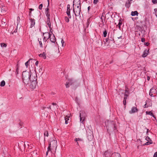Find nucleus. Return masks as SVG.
Returning a JSON list of instances; mask_svg holds the SVG:
<instances>
[{
  "label": "nucleus",
  "mask_w": 157,
  "mask_h": 157,
  "mask_svg": "<svg viewBox=\"0 0 157 157\" xmlns=\"http://www.w3.org/2000/svg\"><path fill=\"white\" fill-rule=\"evenodd\" d=\"M105 124L107 132L109 136L113 132H115L117 131L115 121L107 120L105 121Z\"/></svg>",
  "instance_id": "1"
},
{
  "label": "nucleus",
  "mask_w": 157,
  "mask_h": 157,
  "mask_svg": "<svg viewBox=\"0 0 157 157\" xmlns=\"http://www.w3.org/2000/svg\"><path fill=\"white\" fill-rule=\"evenodd\" d=\"M23 81L25 84L27 85L28 84L29 81L32 77H33V75H31L30 72L23 71L22 73Z\"/></svg>",
  "instance_id": "2"
},
{
  "label": "nucleus",
  "mask_w": 157,
  "mask_h": 157,
  "mask_svg": "<svg viewBox=\"0 0 157 157\" xmlns=\"http://www.w3.org/2000/svg\"><path fill=\"white\" fill-rule=\"evenodd\" d=\"M37 76L36 75H34L33 77H32L30 79V81L31 82L30 85V87L32 90H34L35 89L37 86Z\"/></svg>",
  "instance_id": "3"
},
{
  "label": "nucleus",
  "mask_w": 157,
  "mask_h": 157,
  "mask_svg": "<svg viewBox=\"0 0 157 157\" xmlns=\"http://www.w3.org/2000/svg\"><path fill=\"white\" fill-rule=\"evenodd\" d=\"M136 34L138 35L139 36H144L145 30L143 28V26L142 27H140L138 29L137 31L136 32Z\"/></svg>",
  "instance_id": "4"
},
{
  "label": "nucleus",
  "mask_w": 157,
  "mask_h": 157,
  "mask_svg": "<svg viewBox=\"0 0 157 157\" xmlns=\"http://www.w3.org/2000/svg\"><path fill=\"white\" fill-rule=\"evenodd\" d=\"M79 117L80 121L83 123L85 120L86 117V114L83 111H80L79 113Z\"/></svg>",
  "instance_id": "5"
},
{
  "label": "nucleus",
  "mask_w": 157,
  "mask_h": 157,
  "mask_svg": "<svg viewBox=\"0 0 157 157\" xmlns=\"http://www.w3.org/2000/svg\"><path fill=\"white\" fill-rule=\"evenodd\" d=\"M45 34L46 35V36H44V37L43 40L44 41H46L49 38L50 41L52 43H54V39L53 38V40H52V38H51V34L50 33L47 32L45 33Z\"/></svg>",
  "instance_id": "6"
},
{
  "label": "nucleus",
  "mask_w": 157,
  "mask_h": 157,
  "mask_svg": "<svg viewBox=\"0 0 157 157\" xmlns=\"http://www.w3.org/2000/svg\"><path fill=\"white\" fill-rule=\"evenodd\" d=\"M73 12L75 13V16H78L80 15V12L81 11V10H80L79 9H76L75 8H74V6L75 4H74V1H73Z\"/></svg>",
  "instance_id": "7"
},
{
  "label": "nucleus",
  "mask_w": 157,
  "mask_h": 157,
  "mask_svg": "<svg viewBox=\"0 0 157 157\" xmlns=\"http://www.w3.org/2000/svg\"><path fill=\"white\" fill-rule=\"evenodd\" d=\"M156 92L157 91L156 89L153 87L150 90L149 94V95L151 97H154L155 96L154 94H155Z\"/></svg>",
  "instance_id": "8"
},
{
  "label": "nucleus",
  "mask_w": 157,
  "mask_h": 157,
  "mask_svg": "<svg viewBox=\"0 0 157 157\" xmlns=\"http://www.w3.org/2000/svg\"><path fill=\"white\" fill-rule=\"evenodd\" d=\"M75 81L73 79H71L69 80V82H67L66 84V88L69 87L70 85H72L75 82Z\"/></svg>",
  "instance_id": "9"
},
{
  "label": "nucleus",
  "mask_w": 157,
  "mask_h": 157,
  "mask_svg": "<svg viewBox=\"0 0 157 157\" xmlns=\"http://www.w3.org/2000/svg\"><path fill=\"white\" fill-rule=\"evenodd\" d=\"M70 6L69 4H68L67 6V14L68 16V17L69 18H71V15L70 14V11L71 10V9L70 8Z\"/></svg>",
  "instance_id": "10"
},
{
  "label": "nucleus",
  "mask_w": 157,
  "mask_h": 157,
  "mask_svg": "<svg viewBox=\"0 0 157 157\" xmlns=\"http://www.w3.org/2000/svg\"><path fill=\"white\" fill-rule=\"evenodd\" d=\"M52 143L54 144V145L52 146L53 147H55L56 146V142L55 140H53L51 142L49 143V146L48 148V151H51L50 147H51Z\"/></svg>",
  "instance_id": "11"
},
{
  "label": "nucleus",
  "mask_w": 157,
  "mask_h": 157,
  "mask_svg": "<svg viewBox=\"0 0 157 157\" xmlns=\"http://www.w3.org/2000/svg\"><path fill=\"white\" fill-rule=\"evenodd\" d=\"M2 13L3 15L6 14V12L7 10V7L4 6H2L0 8Z\"/></svg>",
  "instance_id": "12"
},
{
  "label": "nucleus",
  "mask_w": 157,
  "mask_h": 157,
  "mask_svg": "<svg viewBox=\"0 0 157 157\" xmlns=\"http://www.w3.org/2000/svg\"><path fill=\"white\" fill-rule=\"evenodd\" d=\"M112 34L110 35L109 34H108V37L106 39H108L109 40H110L111 43H114L115 41L113 37Z\"/></svg>",
  "instance_id": "13"
},
{
  "label": "nucleus",
  "mask_w": 157,
  "mask_h": 157,
  "mask_svg": "<svg viewBox=\"0 0 157 157\" xmlns=\"http://www.w3.org/2000/svg\"><path fill=\"white\" fill-rule=\"evenodd\" d=\"M138 111V109L136 107H133L132 108L131 110L129 111V113L130 114H132L133 113H134L136 112H137Z\"/></svg>",
  "instance_id": "14"
},
{
  "label": "nucleus",
  "mask_w": 157,
  "mask_h": 157,
  "mask_svg": "<svg viewBox=\"0 0 157 157\" xmlns=\"http://www.w3.org/2000/svg\"><path fill=\"white\" fill-rule=\"evenodd\" d=\"M29 20L30 21L31 25L30 28H32L34 26L35 24V20L32 18H30Z\"/></svg>",
  "instance_id": "15"
},
{
  "label": "nucleus",
  "mask_w": 157,
  "mask_h": 157,
  "mask_svg": "<svg viewBox=\"0 0 157 157\" xmlns=\"http://www.w3.org/2000/svg\"><path fill=\"white\" fill-rule=\"evenodd\" d=\"M110 157H121V155L118 153L115 152L112 154Z\"/></svg>",
  "instance_id": "16"
},
{
  "label": "nucleus",
  "mask_w": 157,
  "mask_h": 157,
  "mask_svg": "<svg viewBox=\"0 0 157 157\" xmlns=\"http://www.w3.org/2000/svg\"><path fill=\"white\" fill-rule=\"evenodd\" d=\"M148 50H147V49H146L144 51L142 56L143 57H145L148 55Z\"/></svg>",
  "instance_id": "17"
},
{
  "label": "nucleus",
  "mask_w": 157,
  "mask_h": 157,
  "mask_svg": "<svg viewBox=\"0 0 157 157\" xmlns=\"http://www.w3.org/2000/svg\"><path fill=\"white\" fill-rule=\"evenodd\" d=\"M49 10V9L48 8H46L45 10V13L46 15L47 18H49L50 16Z\"/></svg>",
  "instance_id": "18"
},
{
  "label": "nucleus",
  "mask_w": 157,
  "mask_h": 157,
  "mask_svg": "<svg viewBox=\"0 0 157 157\" xmlns=\"http://www.w3.org/2000/svg\"><path fill=\"white\" fill-rule=\"evenodd\" d=\"M104 42L106 46L109 45L110 44H112L111 43V42L110 40H109L106 39H105V41H104Z\"/></svg>",
  "instance_id": "19"
},
{
  "label": "nucleus",
  "mask_w": 157,
  "mask_h": 157,
  "mask_svg": "<svg viewBox=\"0 0 157 157\" xmlns=\"http://www.w3.org/2000/svg\"><path fill=\"white\" fill-rule=\"evenodd\" d=\"M47 23L49 28H51V25L50 17L47 18Z\"/></svg>",
  "instance_id": "20"
},
{
  "label": "nucleus",
  "mask_w": 157,
  "mask_h": 157,
  "mask_svg": "<svg viewBox=\"0 0 157 157\" xmlns=\"http://www.w3.org/2000/svg\"><path fill=\"white\" fill-rule=\"evenodd\" d=\"M146 114L147 115H149L153 117L155 119H156V117L155 116L154 114L150 111H146Z\"/></svg>",
  "instance_id": "21"
},
{
  "label": "nucleus",
  "mask_w": 157,
  "mask_h": 157,
  "mask_svg": "<svg viewBox=\"0 0 157 157\" xmlns=\"http://www.w3.org/2000/svg\"><path fill=\"white\" fill-rule=\"evenodd\" d=\"M131 3L128 1L126 2L125 4V6L127 8H128L130 6Z\"/></svg>",
  "instance_id": "22"
},
{
  "label": "nucleus",
  "mask_w": 157,
  "mask_h": 157,
  "mask_svg": "<svg viewBox=\"0 0 157 157\" xmlns=\"http://www.w3.org/2000/svg\"><path fill=\"white\" fill-rule=\"evenodd\" d=\"M138 12L137 11H132L131 15L132 16H135V15L138 16Z\"/></svg>",
  "instance_id": "23"
},
{
  "label": "nucleus",
  "mask_w": 157,
  "mask_h": 157,
  "mask_svg": "<svg viewBox=\"0 0 157 157\" xmlns=\"http://www.w3.org/2000/svg\"><path fill=\"white\" fill-rule=\"evenodd\" d=\"M104 154L105 156V157H110V154L109 153L108 151H105V152Z\"/></svg>",
  "instance_id": "24"
},
{
  "label": "nucleus",
  "mask_w": 157,
  "mask_h": 157,
  "mask_svg": "<svg viewBox=\"0 0 157 157\" xmlns=\"http://www.w3.org/2000/svg\"><path fill=\"white\" fill-rule=\"evenodd\" d=\"M129 92L128 91V90H127V89H126L125 90V93L124 94V97H126V98H127V97H128L129 94Z\"/></svg>",
  "instance_id": "25"
},
{
  "label": "nucleus",
  "mask_w": 157,
  "mask_h": 157,
  "mask_svg": "<svg viewBox=\"0 0 157 157\" xmlns=\"http://www.w3.org/2000/svg\"><path fill=\"white\" fill-rule=\"evenodd\" d=\"M39 56L41 57H43L44 59H46V56L45 53L44 52L43 53L40 54L39 55Z\"/></svg>",
  "instance_id": "26"
},
{
  "label": "nucleus",
  "mask_w": 157,
  "mask_h": 157,
  "mask_svg": "<svg viewBox=\"0 0 157 157\" xmlns=\"http://www.w3.org/2000/svg\"><path fill=\"white\" fill-rule=\"evenodd\" d=\"M31 154V157H33L35 155H36L37 154L36 151H34L30 153Z\"/></svg>",
  "instance_id": "27"
},
{
  "label": "nucleus",
  "mask_w": 157,
  "mask_h": 157,
  "mask_svg": "<svg viewBox=\"0 0 157 157\" xmlns=\"http://www.w3.org/2000/svg\"><path fill=\"white\" fill-rule=\"evenodd\" d=\"M152 143V140H150V141H148L145 143L143 145H147L150 144H151Z\"/></svg>",
  "instance_id": "28"
},
{
  "label": "nucleus",
  "mask_w": 157,
  "mask_h": 157,
  "mask_svg": "<svg viewBox=\"0 0 157 157\" xmlns=\"http://www.w3.org/2000/svg\"><path fill=\"white\" fill-rule=\"evenodd\" d=\"M127 98H126V97L124 98V100H123V104L125 108L126 107V99Z\"/></svg>",
  "instance_id": "29"
},
{
  "label": "nucleus",
  "mask_w": 157,
  "mask_h": 157,
  "mask_svg": "<svg viewBox=\"0 0 157 157\" xmlns=\"http://www.w3.org/2000/svg\"><path fill=\"white\" fill-rule=\"evenodd\" d=\"M6 83L4 80H2L1 82L0 86L1 87H3L5 85Z\"/></svg>",
  "instance_id": "30"
},
{
  "label": "nucleus",
  "mask_w": 157,
  "mask_h": 157,
  "mask_svg": "<svg viewBox=\"0 0 157 157\" xmlns=\"http://www.w3.org/2000/svg\"><path fill=\"white\" fill-rule=\"evenodd\" d=\"M74 141L76 142H78L79 141H82V139L80 138H76L75 140Z\"/></svg>",
  "instance_id": "31"
},
{
  "label": "nucleus",
  "mask_w": 157,
  "mask_h": 157,
  "mask_svg": "<svg viewBox=\"0 0 157 157\" xmlns=\"http://www.w3.org/2000/svg\"><path fill=\"white\" fill-rule=\"evenodd\" d=\"M104 25V22L103 21H101V23H99V26L100 27H102Z\"/></svg>",
  "instance_id": "32"
},
{
  "label": "nucleus",
  "mask_w": 157,
  "mask_h": 157,
  "mask_svg": "<svg viewBox=\"0 0 157 157\" xmlns=\"http://www.w3.org/2000/svg\"><path fill=\"white\" fill-rule=\"evenodd\" d=\"M33 59H30L27 61L25 63V65L27 67H28V65H29V62L30 61V60H32Z\"/></svg>",
  "instance_id": "33"
},
{
  "label": "nucleus",
  "mask_w": 157,
  "mask_h": 157,
  "mask_svg": "<svg viewBox=\"0 0 157 157\" xmlns=\"http://www.w3.org/2000/svg\"><path fill=\"white\" fill-rule=\"evenodd\" d=\"M107 32L106 29L103 32V35L104 37H106L107 36Z\"/></svg>",
  "instance_id": "34"
},
{
  "label": "nucleus",
  "mask_w": 157,
  "mask_h": 157,
  "mask_svg": "<svg viewBox=\"0 0 157 157\" xmlns=\"http://www.w3.org/2000/svg\"><path fill=\"white\" fill-rule=\"evenodd\" d=\"M28 143V142H27L26 144L24 143V147L25 148H29V145Z\"/></svg>",
  "instance_id": "35"
},
{
  "label": "nucleus",
  "mask_w": 157,
  "mask_h": 157,
  "mask_svg": "<svg viewBox=\"0 0 157 157\" xmlns=\"http://www.w3.org/2000/svg\"><path fill=\"white\" fill-rule=\"evenodd\" d=\"M48 131H45L44 133V137L47 136L48 137Z\"/></svg>",
  "instance_id": "36"
},
{
  "label": "nucleus",
  "mask_w": 157,
  "mask_h": 157,
  "mask_svg": "<svg viewBox=\"0 0 157 157\" xmlns=\"http://www.w3.org/2000/svg\"><path fill=\"white\" fill-rule=\"evenodd\" d=\"M98 44H99V46H101L102 45V41L101 40H98Z\"/></svg>",
  "instance_id": "37"
},
{
  "label": "nucleus",
  "mask_w": 157,
  "mask_h": 157,
  "mask_svg": "<svg viewBox=\"0 0 157 157\" xmlns=\"http://www.w3.org/2000/svg\"><path fill=\"white\" fill-rule=\"evenodd\" d=\"M38 41H39V44H40V47L41 48H43V46L42 44L41 41V39H40V40H39V38H38Z\"/></svg>",
  "instance_id": "38"
},
{
  "label": "nucleus",
  "mask_w": 157,
  "mask_h": 157,
  "mask_svg": "<svg viewBox=\"0 0 157 157\" xmlns=\"http://www.w3.org/2000/svg\"><path fill=\"white\" fill-rule=\"evenodd\" d=\"M0 45L1 47H6L7 46L6 44L4 43H1Z\"/></svg>",
  "instance_id": "39"
},
{
  "label": "nucleus",
  "mask_w": 157,
  "mask_h": 157,
  "mask_svg": "<svg viewBox=\"0 0 157 157\" xmlns=\"http://www.w3.org/2000/svg\"><path fill=\"white\" fill-rule=\"evenodd\" d=\"M69 17H64V19L65 21L67 22H68L69 21Z\"/></svg>",
  "instance_id": "40"
},
{
  "label": "nucleus",
  "mask_w": 157,
  "mask_h": 157,
  "mask_svg": "<svg viewBox=\"0 0 157 157\" xmlns=\"http://www.w3.org/2000/svg\"><path fill=\"white\" fill-rule=\"evenodd\" d=\"M99 0H94L93 3L94 5H96L99 2Z\"/></svg>",
  "instance_id": "41"
},
{
  "label": "nucleus",
  "mask_w": 157,
  "mask_h": 157,
  "mask_svg": "<svg viewBox=\"0 0 157 157\" xmlns=\"http://www.w3.org/2000/svg\"><path fill=\"white\" fill-rule=\"evenodd\" d=\"M146 140L147 141H150V140H151L149 136H147L146 137Z\"/></svg>",
  "instance_id": "42"
},
{
  "label": "nucleus",
  "mask_w": 157,
  "mask_h": 157,
  "mask_svg": "<svg viewBox=\"0 0 157 157\" xmlns=\"http://www.w3.org/2000/svg\"><path fill=\"white\" fill-rule=\"evenodd\" d=\"M2 24L3 26H5L6 25V22H4V21H2Z\"/></svg>",
  "instance_id": "43"
},
{
  "label": "nucleus",
  "mask_w": 157,
  "mask_h": 157,
  "mask_svg": "<svg viewBox=\"0 0 157 157\" xmlns=\"http://www.w3.org/2000/svg\"><path fill=\"white\" fill-rule=\"evenodd\" d=\"M76 9H79L80 10H81V5L80 3L79 2L78 5L77 6V8H76Z\"/></svg>",
  "instance_id": "44"
},
{
  "label": "nucleus",
  "mask_w": 157,
  "mask_h": 157,
  "mask_svg": "<svg viewBox=\"0 0 157 157\" xmlns=\"http://www.w3.org/2000/svg\"><path fill=\"white\" fill-rule=\"evenodd\" d=\"M155 15L157 17V9L155 8L154 9Z\"/></svg>",
  "instance_id": "45"
},
{
  "label": "nucleus",
  "mask_w": 157,
  "mask_h": 157,
  "mask_svg": "<svg viewBox=\"0 0 157 157\" xmlns=\"http://www.w3.org/2000/svg\"><path fill=\"white\" fill-rule=\"evenodd\" d=\"M119 21H120L118 24V25L119 26V28L121 29V24H122V23L121 22H120V20H119Z\"/></svg>",
  "instance_id": "46"
},
{
  "label": "nucleus",
  "mask_w": 157,
  "mask_h": 157,
  "mask_svg": "<svg viewBox=\"0 0 157 157\" xmlns=\"http://www.w3.org/2000/svg\"><path fill=\"white\" fill-rule=\"evenodd\" d=\"M152 2L154 4L157 3V0H152Z\"/></svg>",
  "instance_id": "47"
},
{
  "label": "nucleus",
  "mask_w": 157,
  "mask_h": 157,
  "mask_svg": "<svg viewBox=\"0 0 157 157\" xmlns=\"http://www.w3.org/2000/svg\"><path fill=\"white\" fill-rule=\"evenodd\" d=\"M42 7H43V4H41L39 5V8L40 10H41L42 9Z\"/></svg>",
  "instance_id": "48"
},
{
  "label": "nucleus",
  "mask_w": 157,
  "mask_h": 157,
  "mask_svg": "<svg viewBox=\"0 0 157 157\" xmlns=\"http://www.w3.org/2000/svg\"><path fill=\"white\" fill-rule=\"evenodd\" d=\"M149 106H150L148 105H147V103H145V104L144 105V108H147Z\"/></svg>",
  "instance_id": "49"
},
{
  "label": "nucleus",
  "mask_w": 157,
  "mask_h": 157,
  "mask_svg": "<svg viewBox=\"0 0 157 157\" xmlns=\"http://www.w3.org/2000/svg\"><path fill=\"white\" fill-rule=\"evenodd\" d=\"M29 18H32L31 17V15H32V12L31 11H29Z\"/></svg>",
  "instance_id": "50"
},
{
  "label": "nucleus",
  "mask_w": 157,
  "mask_h": 157,
  "mask_svg": "<svg viewBox=\"0 0 157 157\" xmlns=\"http://www.w3.org/2000/svg\"><path fill=\"white\" fill-rule=\"evenodd\" d=\"M61 42L62 44V46H63L64 44V41H63V39H62L61 40Z\"/></svg>",
  "instance_id": "51"
},
{
  "label": "nucleus",
  "mask_w": 157,
  "mask_h": 157,
  "mask_svg": "<svg viewBox=\"0 0 157 157\" xmlns=\"http://www.w3.org/2000/svg\"><path fill=\"white\" fill-rule=\"evenodd\" d=\"M149 43L148 42H147L146 43H145L144 44L145 45H146L147 46H148L149 45Z\"/></svg>",
  "instance_id": "52"
},
{
  "label": "nucleus",
  "mask_w": 157,
  "mask_h": 157,
  "mask_svg": "<svg viewBox=\"0 0 157 157\" xmlns=\"http://www.w3.org/2000/svg\"><path fill=\"white\" fill-rule=\"evenodd\" d=\"M153 157H157V152H155L154 153Z\"/></svg>",
  "instance_id": "53"
},
{
  "label": "nucleus",
  "mask_w": 157,
  "mask_h": 157,
  "mask_svg": "<svg viewBox=\"0 0 157 157\" xmlns=\"http://www.w3.org/2000/svg\"><path fill=\"white\" fill-rule=\"evenodd\" d=\"M141 41L142 42H144L145 41V39L144 38H142Z\"/></svg>",
  "instance_id": "54"
},
{
  "label": "nucleus",
  "mask_w": 157,
  "mask_h": 157,
  "mask_svg": "<svg viewBox=\"0 0 157 157\" xmlns=\"http://www.w3.org/2000/svg\"><path fill=\"white\" fill-rule=\"evenodd\" d=\"M68 120H69V119H68L67 120H66V119H65V124H68Z\"/></svg>",
  "instance_id": "55"
},
{
  "label": "nucleus",
  "mask_w": 157,
  "mask_h": 157,
  "mask_svg": "<svg viewBox=\"0 0 157 157\" xmlns=\"http://www.w3.org/2000/svg\"><path fill=\"white\" fill-rule=\"evenodd\" d=\"M38 63H39V62L38 61H36L35 63V64L36 66H37Z\"/></svg>",
  "instance_id": "56"
},
{
  "label": "nucleus",
  "mask_w": 157,
  "mask_h": 157,
  "mask_svg": "<svg viewBox=\"0 0 157 157\" xmlns=\"http://www.w3.org/2000/svg\"><path fill=\"white\" fill-rule=\"evenodd\" d=\"M18 68L17 67L16 70V72H17V74H18Z\"/></svg>",
  "instance_id": "57"
},
{
  "label": "nucleus",
  "mask_w": 157,
  "mask_h": 157,
  "mask_svg": "<svg viewBox=\"0 0 157 157\" xmlns=\"http://www.w3.org/2000/svg\"><path fill=\"white\" fill-rule=\"evenodd\" d=\"M52 40H53V38L54 39V41H55V36L54 35H53V36H52Z\"/></svg>",
  "instance_id": "58"
},
{
  "label": "nucleus",
  "mask_w": 157,
  "mask_h": 157,
  "mask_svg": "<svg viewBox=\"0 0 157 157\" xmlns=\"http://www.w3.org/2000/svg\"><path fill=\"white\" fill-rule=\"evenodd\" d=\"M93 137V136H92L90 135L89 136L90 139H92Z\"/></svg>",
  "instance_id": "59"
},
{
  "label": "nucleus",
  "mask_w": 157,
  "mask_h": 157,
  "mask_svg": "<svg viewBox=\"0 0 157 157\" xmlns=\"http://www.w3.org/2000/svg\"><path fill=\"white\" fill-rule=\"evenodd\" d=\"M30 10V11H33L34 10V9H33L32 8H30L29 9Z\"/></svg>",
  "instance_id": "60"
},
{
  "label": "nucleus",
  "mask_w": 157,
  "mask_h": 157,
  "mask_svg": "<svg viewBox=\"0 0 157 157\" xmlns=\"http://www.w3.org/2000/svg\"><path fill=\"white\" fill-rule=\"evenodd\" d=\"M52 105H56L57 104L56 103L53 102L52 103Z\"/></svg>",
  "instance_id": "61"
},
{
  "label": "nucleus",
  "mask_w": 157,
  "mask_h": 157,
  "mask_svg": "<svg viewBox=\"0 0 157 157\" xmlns=\"http://www.w3.org/2000/svg\"><path fill=\"white\" fill-rule=\"evenodd\" d=\"M88 10L89 11L90 9V6H89L88 7Z\"/></svg>",
  "instance_id": "62"
},
{
  "label": "nucleus",
  "mask_w": 157,
  "mask_h": 157,
  "mask_svg": "<svg viewBox=\"0 0 157 157\" xmlns=\"http://www.w3.org/2000/svg\"><path fill=\"white\" fill-rule=\"evenodd\" d=\"M150 79V77H149V76H147V80H149V79Z\"/></svg>",
  "instance_id": "63"
},
{
  "label": "nucleus",
  "mask_w": 157,
  "mask_h": 157,
  "mask_svg": "<svg viewBox=\"0 0 157 157\" xmlns=\"http://www.w3.org/2000/svg\"><path fill=\"white\" fill-rule=\"evenodd\" d=\"M118 39H122V36H120V37H118Z\"/></svg>",
  "instance_id": "64"
}]
</instances>
